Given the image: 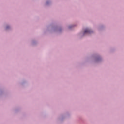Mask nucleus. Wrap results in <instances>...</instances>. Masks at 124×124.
Masks as SVG:
<instances>
[{
	"label": "nucleus",
	"mask_w": 124,
	"mask_h": 124,
	"mask_svg": "<svg viewBox=\"0 0 124 124\" xmlns=\"http://www.w3.org/2000/svg\"><path fill=\"white\" fill-rule=\"evenodd\" d=\"M85 33H91V30L89 29H85L84 31V34Z\"/></svg>",
	"instance_id": "nucleus-1"
},
{
	"label": "nucleus",
	"mask_w": 124,
	"mask_h": 124,
	"mask_svg": "<svg viewBox=\"0 0 124 124\" xmlns=\"http://www.w3.org/2000/svg\"><path fill=\"white\" fill-rule=\"evenodd\" d=\"M6 29H8V27L7 26V27H6Z\"/></svg>",
	"instance_id": "nucleus-2"
}]
</instances>
